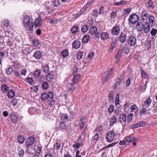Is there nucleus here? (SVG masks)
<instances>
[{
    "instance_id": "obj_13",
    "label": "nucleus",
    "mask_w": 157,
    "mask_h": 157,
    "mask_svg": "<svg viewBox=\"0 0 157 157\" xmlns=\"http://www.w3.org/2000/svg\"><path fill=\"white\" fill-rule=\"evenodd\" d=\"M144 32L147 34L149 33L150 30V25L148 22H146L144 25Z\"/></svg>"
},
{
    "instance_id": "obj_46",
    "label": "nucleus",
    "mask_w": 157,
    "mask_h": 157,
    "mask_svg": "<svg viewBox=\"0 0 157 157\" xmlns=\"http://www.w3.org/2000/svg\"><path fill=\"white\" fill-rule=\"evenodd\" d=\"M48 86L49 84L47 82H44L43 83L42 86L44 89L47 90L48 87Z\"/></svg>"
},
{
    "instance_id": "obj_60",
    "label": "nucleus",
    "mask_w": 157,
    "mask_h": 157,
    "mask_svg": "<svg viewBox=\"0 0 157 157\" xmlns=\"http://www.w3.org/2000/svg\"><path fill=\"white\" fill-rule=\"evenodd\" d=\"M126 2L124 1H121L118 2H115L114 3L115 5L117 6L121 5L122 4H124Z\"/></svg>"
},
{
    "instance_id": "obj_51",
    "label": "nucleus",
    "mask_w": 157,
    "mask_h": 157,
    "mask_svg": "<svg viewBox=\"0 0 157 157\" xmlns=\"http://www.w3.org/2000/svg\"><path fill=\"white\" fill-rule=\"evenodd\" d=\"M131 11V9L130 8H127L124 10L123 15L125 16L127 14L129 13Z\"/></svg>"
},
{
    "instance_id": "obj_31",
    "label": "nucleus",
    "mask_w": 157,
    "mask_h": 157,
    "mask_svg": "<svg viewBox=\"0 0 157 157\" xmlns=\"http://www.w3.org/2000/svg\"><path fill=\"white\" fill-rule=\"evenodd\" d=\"M146 108L145 107L142 108L140 110V115L141 116L142 115H146L148 113L147 112L148 111L147 109H146Z\"/></svg>"
},
{
    "instance_id": "obj_26",
    "label": "nucleus",
    "mask_w": 157,
    "mask_h": 157,
    "mask_svg": "<svg viewBox=\"0 0 157 157\" xmlns=\"http://www.w3.org/2000/svg\"><path fill=\"white\" fill-rule=\"evenodd\" d=\"M46 80L49 82H51L52 81L53 79V76L50 73H48V75L46 76Z\"/></svg>"
},
{
    "instance_id": "obj_48",
    "label": "nucleus",
    "mask_w": 157,
    "mask_h": 157,
    "mask_svg": "<svg viewBox=\"0 0 157 157\" xmlns=\"http://www.w3.org/2000/svg\"><path fill=\"white\" fill-rule=\"evenodd\" d=\"M113 94L114 92L112 91H111L109 92V101H112L114 98L113 96Z\"/></svg>"
},
{
    "instance_id": "obj_18",
    "label": "nucleus",
    "mask_w": 157,
    "mask_h": 157,
    "mask_svg": "<svg viewBox=\"0 0 157 157\" xmlns=\"http://www.w3.org/2000/svg\"><path fill=\"white\" fill-rule=\"evenodd\" d=\"M34 142V139L33 137H29L28 140V143L26 144V146L28 147L33 145Z\"/></svg>"
},
{
    "instance_id": "obj_3",
    "label": "nucleus",
    "mask_w": 157,
    "mask_h": 157,
    "mask_svg": "<svg viewBox=\"0 0 157 157\" xmlns=\"http://www.w3.org/2000/svg\"><path fill=\"white\" fill-rule=\"evenodd\" d=\"M115 136L114 132L113 131H110L107 133L106 138L108 142H111L114 139Z\"/></svg>"
},
{
    "instance_id": "obj_5",
    "label": "nucleus",
    "mask_w": 157,
    "mask_h": 157,
    "mask_svg": "<svg viewBox=\"0 0 157 157\" xmlns=\"http://www.w3.org/2000/svg\"><path fill=\"white\" fill-rule=\"evenodd\" d=\"M136 41V39L133 36L130 37L128 40V43L130 45L133 46L135 45Z\"/></svg>"
},
{
    "instance_id": "obj_30",
    "label": "nucleus",
    "mask_w": 157,
    "mask_h": 157,
    "mask_svg": "<svg viewBox=\"0 0 157 157\" xmlns=\"http://www.w3.org/2000/svg\"><path fill=\"white\" fill-rule=\"evenodd\" d=\"M117 122V119L115 117H113L110 119V126H112L115 123Z\"/></svg>"
},
{
    "instance_id": "obj_12",
    "label": "nucleus",
    "mask_w": 157,
    "mask_h": 157,
    "mask_svg": "<svg viewBox=\"0 0 157 157\" xmlns=\"http://www.w3.org/2000/svg\"><path fill=\"white\" fill-rule=\"evenodd\" d=\"M136 28L137 29L140 31H142L144 28V25L143 22H139L137 23Z\"/></svg>"
},
{
    "instance_id": "obj_41",
    "label": "nucleus",
    "mask_w": 157,
    "mask_h": 157,
    "mask_svg": "<svg viewBox=\"0 0 157 157\" xmlns=\"http://www.w3.org/2000/svg\"><path fill=\"white\" fill-rule=\"evenodd\" d=\"M119 94H117L116 95L115 100V105L117 106L119 103Z\"/></svg>"
},
{
    "instance_id": "obj_32",
    "label": "nucleus",
    "mask_w": 157,
    "mask_h": 157,
    "mask_svg": "<svg viewBox=\"0 0 157 157\" xmlns=\"http://www.w3.org/2000/svg\"><path fill=\"white\" fill-rule=\"evenodd\" d=\"M89 37L90 36L88 35L84 36L82 39V42L83 43H87L89 40Z\"/></svg>"
},
{
    "instance_id": "obj_10",
    "label": "nucleus",
    "mask_w": 157,
    "mask_h": 157,
    "mask_svg": "<svg viewBox=\"0 0 157 157\" xmlns=\"http://www.w3.org/2000/svg\"><path fill=\"white\" fill-rule=\"evenodd\" d=\"M120 31V28L118 26H115L112 29V34L113 35H118Z\"/></svg>"
},
{
    "instance_id": "obj_33",
    "label": "nucleus",
    "mask_w": 157,
    "mask_h": 157,
    "mask_svg": "<svg viewBox=\"0 0 157 157\" xmlns=\"http://www.w3.org/2000/svg\"><path fill=\"white\" fill-rule=\"evenodd\" d=\"M109 35L107 33H103L101 35V38L103 40H105L109 37Z\"/></svg>"
},
{
    "instance_id": "obj_36",
    "label": "nucleus",
    "mask_w": 157,
    "mask_h": 157,
    "mask_svg": "<svg viewBox=\"0 0 157 157\" xmlns=\"http://www.w3.org/2000/svg\"><path fill=\"white\" fill-rule=\"evenodd\" d=\"M153 2L152 1L150 0L146 3V6L148 9L152 8L153 7Z\"/></svg>"
},
{
    "instance_id": "obj_35",
    "label": "nucleus",
    "mask_w": 157,
    "mask_h": 157,
    "mask_svg": "<svg viewBox=\"0 0 157 157\" xmlns=\"http://www.w3.org/2000/svg\"><path fill=\"white\" fill-rule=\"evenodd\" d=\"M79 29V28L75 26H74L71 29V33L73 34H74L76 33H77Z\"/></svg>"
},
{
    "instance_id": "obj_1",
    "label": "nucleus",
    "mask_w": 157,
    "mask_h": 157,
    "mask_svg": "<svg viewBox=\"0 0 157 157\" xmlns=\"http://www.w3.org/2000/svg\"><path fill=\"white\" fill-rule=\"evenodd\" d=\"M30 17L28 15H25L23 17V22L24 26L25 27L26 30L27 31H32L33 28L34 26V24L31 22Z\"/></svg>"
},
{
    "instance_id": "obj_56",
    "label": "nucleus",
    "mask_w": 157,
    "mask_h": 157,
    "mask_svg": "<svg viewBox=\"0 0 157 157\" xmlns=\"http://www.w3.org/2000/svg\"><path fill=\"white\" fill-rule=\"evenodd\" d=\"M49 67L48 65H45L44 66L43 71L44 72H48L49 71Z\"/></svg>"
},
{
    "instance_id": "obj_28",
    "label": "nucleus",
    "mask_w": 157,
    "mask_h": 157,
    "mask_svg": "<svg viewBox=\"0 0 157 157\" xmlns=\"http://www.w3.org/2000/svg\"><path fill=\"white\" fill-rule=\"evenodd\" d=\"M92 3L91 2H88L87 4H86L84 7L82 8L80 12H81L82 13H83L86 9L89 7Z\"/></svg>"
},
{
    "instance_id": "obj_49",
    "label": "nucleus",
    "mask_w": 157,
    "mask_h": 157,
    "mask_svg": "<svg viewBox=\"0 0 157 157\" xmlns=\"http://www.w3.org/2000/svg\"><path fill=\"white\" fill-rule=\"evenodd\" d=\"M121 79L120 78H119L117 79L114 85L115 87H116L120 84L121 82Z\"/></svg>"
},
{
    "instance_id": "obj_19",
    "label": "nucleus",
    "mask_w": 157,
    "mask_h": 157,
    "mask_svg": "<svg viewBox=\"0 0 157 157\" xmlns=\"http://www.w3.org/2000/svg\"><path fill=\"white\" fill-rule=\"evenodd\" d=\"M35 25L36 26H39L42 24L41 19L40 17H38L35 21Z\"/></svg>"
},
{
    "instance_id": "obj_54",
    "label": "nucleus",
    "mask_w": 157,
    "mask_h": 157,
    "mask_svg": "<svg viewBox=\"0 0 157 157\" xmlns=\"http://www.w3.org/2000/svg\"><path fill=\"white\" fill-rule=\"evenodd\" d=\"M157 33V29H153L151 30V34L152 36H154L156 35Z\"/></svg>"
},
{
    "instance_id": "obj_53",
    "label": "nucleus",
    "mask_w": 157,
    "mask_h": 157,
    "mask_svg": "<svg viewBox=\"0 0 157 157\" xmlns=\"http://www.w3.org/2000/svg\"><path fill=\"white\" fill-rule=\"evenodd\" d=\"M141 73L142 77L144 78H146L147 77V74L143 69H141Z\"/></svg>"
},
{
    "instance_id": "obj_4",
    "label": "nucleus",
    "mask_w": 157,
    "mask_h": 157,
    "mask_svg": "<svg viewBox=\"0 0 157 157\" xmlns=\"http://www.w3.org/2000/svg\"><path fill=\"white\" fill-rule=\"evenodd\" d=\"M151 102V99L149 98L146 99L142 104V106L145 108H147L150 105Z\"/></svg>"
},
{
    "instance_id": "obj_20",
    "label": "nucleus",
    "mask_w": 157,
    "mask_h": 157,
    "mask_svg": "<svg viewBox=\"0 0 157 157\" xmlns=\"http://www.w3.org/2000/svg\"><path fill=\"white\" fill-rule=\"evenodd\" d=\"M85 120V118L82 117L81 118L79 121V125L80 126V128L81 130H82L84 125V121Z\"/></svg>"
},
{
    "instance_id": "obj_9",
    "label": "nucleus",
    "mask_w": 157,
    "mask_h": 157,
    "mask_svg": "<svg viewBox=\"0 0 157 157\" xmlns=\"http://www.w3.org/2000/svg\"><path fill=\"white\" fill-rule=\"evenodd\" d=\"M81 42L78 40L74 41L72 44V47L73 48L77 49L80 46Z\"/></svg>"
},
{
    "instance_id": "obj_39",
    "label": "nucleus",
    "mask_w": 157,
    "mask_h": 157,
    "mask_svg": "<svg viewBox=\"0 0 157 157\" xmlns=\"http://www.w3.org/2000/svg\"><path fill=\"white\" fill-rule=\"evenodd\" d=\"M29 113L31 115H33L36 113V109L33 107H31L28 110Z\"/></svg>"
},
{
    "instance_id": "obj_43",
    "label": "nucleus",
    "mask_w": 157,
    "mask_h": 157,
    "mask_svg": "<svg viewBox=\"0 0 157 157\" xmlns=\"http://www.w3.org/2000/svg\"><path fill=\"white\" fill-rule=\"evenodd\" d=\"M19 152L18 155L20 157H23L24 155V151L23 149L21 148H18Z\"/></svg>"
},
{
    "instance_id": "obj_50",
    "label": "nucleus",
    "mask_w": 157,
    "mask_h": 157,
    "mask_svg": "<svg viewBox=\"0 0 157 157\" xmlns=\"http://www.w3.org/2000/svg\"><path fill=\"white\" fill-rule=\"evenodd\" d=\"M33 45L34 46H37L40 44V42L38 40L35 39L33 41Z\"/></svg>"
},
{
    "instance_id": "obj_8",
    "label": "nucleus",
    "mask_w": 157,
    "mask_h": 157,
    "mask_svg": "<svg viewBox=\"0 0 157 157\" xmlns=\"http://www.w3.org/2000/svg\"><path fill=\"white\" fill-rule=\"evenodd\" d=\"M126 35L121 33L119 36V40L121 43H124L126 40Z\"/></svg>"
},
{
    "instance_id": "obj_34",
    "label": "nucleus",
    "mask_w": 157,
    "mask_h": 157,
    "mask_svg": "<svg viewBox=\"0 0 157 157\" xmlns=\"http://www.w3.org/2000/svg\"><path fill=\"white\" fill-rule=\"evenodd\" d=\"M117 41L116 39H114L113 40V41L111 43V45L110 47L109 51L110 50L112 51L113 49L115 46L116 45Z\"/></svg>"
},
{
    "instance_id": "obj_58",
    "label": "nucleus",
    "mask_w": 157,
    "mask_h": 157,
    "mask_svg": "<svg viewBox=\"0 0 157 157\" xmlns=\"http://www.w3.org/2000/svg\"><path fill=\"white\" fill-rule=\"evenodd\" d=\"M82 52H80L77 55L76 57L77 59L80 60L82 58Z\"/></svg>"
},
{
    "instance_id": "obj_38",
    "label": "nucleus",
    "mask_w": 157,
    "mask_h": 157,
    "mask_svg": "<svg viewBox=\"0 0 157 157\" xmlns=\"http://www.w3.org/2000/svg\"><path fill=\"white\" fill-rule=\"evenodd\" d=\"M89 26L88 25H86L82 26L81 28V30L83 33H85L88 30Z\"/></svg>"
},
{
    "instance_id": "obj_14",
    "label": "nucleus",
    "mask_w": 157,
    "mask_h": 157,
    "mask_svg": "<svg viewBox=\"0 0 157 157\" xmlns=\"http://www.w3.org/2000/svg\"><path fill=\"white\" fill-rule=\"evenodd\" d=\"M60 122H66L68 120V116L67 114L63 113L60 116Z\"/></svg>"
},
{
    "instance_id": "obj_27",
    "label": "nucleus",
    "mask_w": 157,
    "mask_h": 157,
    "mask_svg": "<svg viewBox=\"0 0 157 157\" xmlns=\"http://www.w3.org/2000/svg\"><path fill=\"white\" fill-rule=\"evenodd\" d=\"M33 56L37 59H40L41 57V52L39 51H36L34 54Z\"/></svg>"
},
{
    "instance_id": "obj_7",
    "label": "nucleus",
    "mask_w": 157,
    "mask_h": 157,
    "mask_svg": "<svg viewBox=\"0 0 157 157\" xmlns=\"http://www.w3.org/2000/svg\"><path fill=\"white\" fill-rule=\"evenodd\" d=\"M127 142L132 143L133 142H136L137 141V139L135 137L132 136H127L125 137L124 139Z\"/></svg>"
},
{
    "instance_id": "obj_6",
    "label": "nucleus",
    "mask_w": 157,
    "mask_h": 157,
    "mask_svg": "<svg viewBox=\"0 0 157 157\" xmlns=\"http://www.w3.org/2000/svg\"><path fill=\"white\" fill-rule=\"evenodd\" d=\"M113 70V68L110 69L106 73V75L105 77H104V81L105 82V83L110 78L111 76L113 73L112 71Z\"/></svg>"
},
{
    "instance_id": "obj_61",
    "label": "nucleus",
    "mask_w": 157,
    "mask_h": 157,
    "mask_svg": "<svg viewBox=\"0 0 157 157\" xmlns=\"http://www.w3.org/2000/svg\"><path fill=\"white\" fill-rule=\"evenodd\" d=\"M60 124V128L63 129H65L66 127V125L64 123V122H61Z\"/></svg>"
},
{
    "instance_id": "obj_11",
    "label": "nucleus",
    "mask_w": 157,
    "mask_h": 157,
    "mask_svg": "<svg viewBox=\"0 0 157 157\" xmlns=\"http://www.w3.org/2000/svg\"><path fill=\"white\" fill-rule=\"evenodd\" d=\"M150 16L149 14L146 11H144L142 13L141 17L144 21L148 19Z\"/></svg>"
},
{
    "instance_id": "obj_15",
    "label": "nucleus",
    "mask_w": 157,
    "mask_h": 157,
    "mask_svg": "<svg viewBox=\"0 0 157 157\" xmlns=\"http://www.w3.org/2000/svg\"><path fill=\"white\" fill-rule=\"evenodd\" d=\"M11 121L14 123H16L17 121V117L14 113H12L11 114Z\"/></svg>"
},
{
    "instance_id": "obj_64",
    "label": "nucleus",
    "mask_w": 157,
    "mask_h": 157,
    "mask_svg": "<svg viewBox=\"0 0 157 157\" xmlns=\"http://www.w3.org/2000/svg\"><path fill=\"white\" fill-rule=\"evenodd\" d=\"M60 4V2L59 0H55L53 3L54 5L55 6H59Z\"/></svg>"
},
{
    "instance_id": "obj_45",
    "label": "nucleus",
    "mask_w": 157,
    "mask_h": 157,
    "mask_svg": "<svg viewBox=\"0 0 157 157\" xmlns=\"http://www.w3.org/2000/svg\"><path fill=\"white\" fill-rule=\"evenodd\" d=\"M61 53L63 57H66L68 55V51L67 50H64L62 51Z\"/></svg>"
},
{
    "instance_id": "obj_63",
    "label": "nucleus",
    "mask_w": 157,
    "mask_h": 157,
    "mask_svg": "<svg viewBox=\"0 0 157 157\" xmlns=\"http://www.w3.org/2000/svg\"><path fill=\"white\" fill-rule=\"evenodd\" d=\"M26 80L27 81V82L30 85H31L32 83L33 82V79L30 77L27 78H26Z\"/></svg>"
},
{
    "instance_id": "obj_37",
    "label": "nucleus",
    "mask_w": 157,
    "mask_h": 157,
    "mask_svg": "<svg viewBox=\"0 0 157 157\" xmlns=\"http://www.w3.org/2000/svg\"><path fill=\"white\" fill-rule=\"evenodd\" d=\"M48 96L46 93H43L41 95V99L43 101H45L48 98Z\"/></svg>"
},
{
    "instance_id": "obj_44",
    "label": "nucleus",
    "mask_w": 157,
    "mask_h": 157,
    "mask_svg": "<svg viewBox=\"0 0 157 157\" xmlns=\"http://www.w3.org/2000/svg\"><path fill=\"white\" fill-rule=\"evenodd\" d=\"M40 73V70L36 69L34 72V76L35 78H37L39 76Z\"/></svg>"
},
{
    "instance_id": "obj_29",
    "label": "nucleus",
    "mask_w": 157,
    "mask_h": 157,
    "mask_svg": "<svg viewBox=\"0 0 157 157\" xmlns=\"http://www.w3.org/2000/svg\"><path fill=\"white\" fill-rule=\"evenodd\" d=\"M97 29L96 26H93L91 27L89 31V33L91 34H95L97 31Z\"/></svg>"
},
{
    "instance_id": "obj_57",
    "label": "nucleus",
    "mask_w": 157,
    "mask_h": 157,
    "mask_svg": "<svg viewBox=\"0 0 157 157\" xmlns=\"http://www.w3.org/2000/svg\"><path fill=\"white\" fill-rule=\"evenodd\" d=\"M61 146V143L60 142H57L56 144H55L54 146L55 147H56V150H58L60 148Z\"/></svg>"
},
{
    "instance_id": "obj_23",
    "label": "nucleus",
    "mask_w": 157,
    "mask_h": 157,
    "mask_svg": "<svg viewBox=\"0 0 157 157\" xmlns=\"http://www.w3.org/2000/svg\"><path fill=\"white\" fill-rule=\"evenodd\" d=\"M9 89V87L6 84H2L1 86V90L3 92H7Z\"/></svg>"
},
{
    "instance_id": "obj_16",
    "label": "nucleus",
    "mask_w": 157,
    "mask_h": 157,
    "mask_svg": "<svg viewBox=\"0 0 157 157\" xmlns=\"http://www.w3.org/2000/svg\"><path fill=\"white\" fill-rule=\"evenodd\" d=\"M80 78V76L79 75H73V77L72 79V82L74 83L77 84L78 83Z\"/></svg>"
},
{
    "instance_id": "obj_21",
    "label": "nucleus",
    "mask_w": 157,
    "mask_h": 157,
    "mask_svg": "<svg viewBox=\"0 0 157 157\" xmlns=\"http://www.w3.org/2000/svg\"><path fill=\"white\" fill-rule=\"evenodd\" d=\"M7 95L8 98H13L15 95L14 91L13 90H10L8 92Z\"/></svg>"
},
{
    "instance_id": "obj_2",
    "label": "nucleus",
    "mask_w": 157,
    "mask_h": 157,
    "mask_svg": "<svg viewBox=\"0 0 157 157\" xmlns=\"http://www.w3.org/2000/svg\"><path fill=\"white\" fill-rule=\"evenodd\" d=\"M139 19V16L133 13L130 16L128 20L129 22L135 24L138 22Z\"/></svg>"
},
{
    "instance_id": "obj_42",
    "label": "nucleus",
    "mask_w": 157,
    "mask_h": 157,
    "mask_svg": "<svg viewBox=\"0 0 157 157\" xmlns=\"http://www.w3.org/2000/svg\"><path fill=\"white\" fill-rule=\"evenodd\" d=\"M132 112H134L135 110H138V107L136 105L134 104L132 105L130 108Z\"/></svg>"
},
{
    "instance_id": "obj_40",
    "label": "nucleus",
    "mask_w": 157,
    "mask_h": 157,
    "mask_svg": "<svg viewBox=\"0 0 157 157\" xmlns=\"http://www.w3.org/2000/svg\"><path fill=\"white\" fill-rule=\"evenodd\" d=\"M17 139L19 142L21 144L24 143L25 140L24 137L22 135L19 136Z\"/></svg>"
},
{
    "instance_id": "obj_17",
    "label": "nucleus",
    "mask_w": 157,
    "mask_h": 157,
    "mask_svg": "<svg viewBox=\"0 0 157 157\" xmlns=\"http://www.w3.org/2000/svg\"><path fill=\"white\" fill-rule=\"evenodd\" d=\"M126 115L124 113H122L120 114L119 117V121L120 122H124L126 121Z\"/></svg>"
},
{
    "instance_id": "obj_62",
    "label": "nucleus",
    "mask_w": 157,
    "mask_h": 157,
    "mask_svg": "<svg viewBox=\"0 0 157 157\" xmlns=\"http://www.w3.org/2000/svg\"><path fill=\"white\" fill-rule=\"evenodd\" d=\"M99 137V134L98 133H96L93 136V139L94 140L97 141L98 140Z\"/></svg>"
},
{
    "instance_id": "obj_25",
    "label": "nucleus",
    "mask_w": 157,
    "mask_h": 157,
    "mask_svg": "<svg viewBox=\"0 0 157 157\" xmlns=\"http://www.w3.org/2000/svg\"><path fill=\"white\" fill-rule=\"evenodd\" d=\"M149 22L151 26H153L155 25V21L154 17L153 16H150L148 18Z\"/></svg>"
},
{
    "instance_id": "obj_24",
    "label": "nucleus",
    "mask_w": 157,
    "mask_h": 157,
    "mask_svg": "<svg viewBox=\"0 0 157 157\" xmlns=\"http://www.w3.org/2000/svg\"><path fill=\"white\" fill-rule=\"evenodd\" d=\"M13 69L12 67L9 66L8 68H7L6 70V74L8 75H10L13 73Z\"/></svg>"
},
{
    "instance_id": "obj_47",
    "label": "nucleus",
    "mask_w": 157,
    "mask_h": 157,
    "mask_svg": "<svg viewBox=\"0 0 157 157\" xmlns=\"http://www.w3.org/2000/svg\"><path fill=\"white\" fill-rule=\"evenodd\" d=\"M133 115V114L132 113L129 114L127 116V121L128 122L130 121L132 119Z\"/></svg>"
},
{
    "instance_id": "obj_22",
    "label": "nucleus",
    "mask_w": 157,
    "mask_h": 157,
    "mask_svg": "<svg viewBox=\"0 0 157 157\" xmlns=\"http://www.w3.org/2000/svg\"><path fill=\"white\" fill-rule=\"evenodd\" d=\"M124 52L127 53L129 52V49L127 44H124L121 47Z\"/></svg>"
},
{
    "instance_id": "obj_59",
    "label": "nucleus",
    "mask_w": 157,
    "mask_h": 157,
    "mask_svg": "<svg viewBox=\"0 0 157 157\" xmlns=\"http://www.w3.org/2000/svg\"><path fill=\"white\" fill-rule=\"evenodd\" d=\"M48 96V98H50L52 99L54 97L53 93L52 91H50L47 93Z\"/></svg>"
},
{
    "instance_id": "obj_55",
    "label": "nucleus",
    "mask_w": 157,
    "mask_h": 157,
    "mask_svg": "<svg viewBox=\"0 0 157 157\" xmlns=\"http://www.w3.org/2000/svg\"><path fill=\"white\" fill-rule=\"evenodd\" d=\"M114 106L113 105H111L108 109V111L110 113H112L114 111Z\"/></svg>"
},
{
    "instance_id": "obj_52",
    "label": "nucleus",
    "mask_w": 157,
    "mask_h": 157,
    "mask_svg": "<svg viewBox=\"0 0 157 157\" xmlns=\"http://www.w3.org/2000/svg\"><path fill=\"white\" fill-rule=\"evenodd\" d=\"M75 84V83H74L73 82H71L70 84V87L69 89V90H75V88L74 86Z\"/></svg>"
}]
</instances>
